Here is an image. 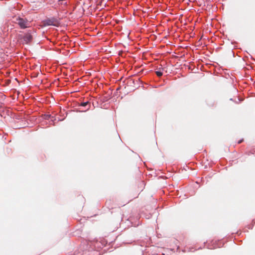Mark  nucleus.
<instances>
[{
	"label": "nucleus",
	"instance_id": "39448f33",
	"mask_svg": "<svg viewBox=\"0 0 255 255\" xmlns=\"http://www.w3.org/2000/svg\"><path fill=\"white\" fill-rule=\"evenodd\" d=\"M156 74L157 75V76L160 77L162 75V72L161 71H156Z\"/></svg>",
	"mask_w": 255,
	"mask_h": 255
},
{
	"label": "nucleus",
	"instance_id": "0eeeda50",
	"mask_svg": "<svg viewBox=\"0 0 255 255\" xmlns=\"http://www.w3.org/2000/svg\"><path fill=\"white\" fill-rule=\"evenodd\" d=\"M242 142V140H241L239 141L238 143H241Z\"/></svg>",
	"mask_w": 255,
	"mask_h": 255
},
{
	"label": "nucleus",
	"instance_id": "20e7f679",
	"mask_svg": "<svg viewBox=\"0 0 255 255\" xmlns=\"http://www.w3.org/2000/svg\"><path fill=\"white\" fill-rule=\"evenodd\" d=\"M82 107H86V106H88V108L86 109V110L89 109L90 107V104L89 102H83V103H81V105H80Z\"/></svg>",
	"mask_w": 255,
	"mask_h": 255
},
{
	"label": "nucleus",
	"instance_id": "423d86ee",
	"mask_svg": "<svg viewBox=\"0 0 255 255\" xmlns=\"http://www.w3.org/2000/svg\"><path fill=\"white\" fill-rule=\"evenodd\" d=\"M112 202V201L111 200H109L108 201H106V204L107 205H110V204Z\"/></svg>",
	"mask_w": 255,
	"mask_h": 255
},
{
	"label": "nucleus",
	"instance_id": "7ed1b4c3",
	"mask_svg": "<svg viewBox=\"0 0 255 255\" xmlns=\"http://www.w3.org/2000/svg\"><path fill=\"white\" fill-rule=\"evenodd\" d=\"M22 42L24 43H28L29 42H31L32 40V35L29 33H27L25 34L24 36H23L22 38Z\"/></svg>",
	"mask_w": 255,
	"mask_h": 255
},
{
	"label": "nucleus",
	"instance_id": "f257e3e1",
	"mask_svg": "<svg viewBox=\"0 0 255 255\" xmlns=\"http://www.w3.org/2000/svg\"><path fill=\"white\" fill-rule=\"evenodd\" d=\"M44 26L52 25L54 26H58L60 24L59 20L54 17L47 18L43 21Z\"/></svg>",
	"mask_w": 255,
	"mask_h": 255
},
{
	"label": "nucleus",
	"instance_id": "f03ea898",
	"mask_svg": "<svg viewBox=\"0 0 255 255\" xmlns=\"http://www.w3.org/2000/svg\"><path fill=\"white\" fill-rule=\"evenodd\" d=\"M15 22L21 28L24 29L29 26V23L27 19L17 17L15 18Z\"/></svg>",
	"mask_w": 255,
	"mask_h": 255
}]
</instances>
